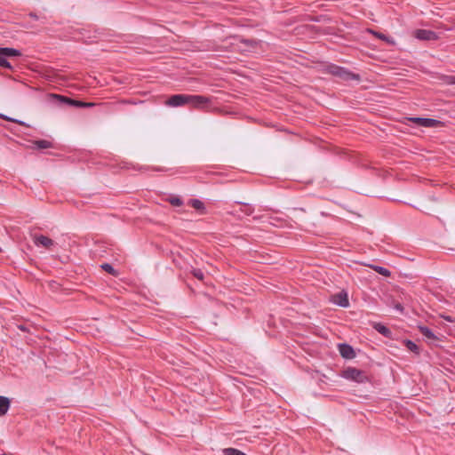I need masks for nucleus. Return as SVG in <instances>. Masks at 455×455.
Returning <instances> with one entry per match:
<instances>
[{
	"mask_svg": "<svg viewBox=\"0 0 455 455\" xmlns=\"http://www.w3.org/2000/svg\"><path fill=\"white\" fill-rule=\"evenodd\" d=\"M338 348L340 355L345 359H352L355 356L354 348L348 344H339Z\"/></svg>",
	"mask_w": 455,
	"mask_h": 455,
	"instance_id": "obj_8",
	"label": "nucleus"
},
{
	"mask_svg": "<svg viewBox=\"0 0 455 455\" xmlns=\"http://www.w3.org/2000/svg\"><path fill=\"white\" fill-rule=\"evenodd\" d=\"M375 35H376L379 38H380V39H382V40H384V41L387 40V36H386L385 35L381 34V33H375Z\"/></svg>",
	"mask_w": 455,
	"mask_h": 455,
	"instance_id": "obj_28",
	"label": "nucleus"
},
{
	"mask_svg": "<svg viewBox=\"0 0 455 455\" xmlns=\"http://www.w3.org/2000/svg\"><path fill=\"white\" fill-rule=\"evenodd\" d=\"M331 301L342 307H347L349 306V300L347 293L344 291L336 293L332 296Z\"/></svg>",
	"mask_w": 455,
	"mask_h": 455,
	"instance_id": "obj_7",
	"label": "nucleus"
},
{
	"mask_svg": "<svg viewBox=\"0 0 455 455\" xmlns=\"http://www.w3.org/2000/svg\"><path fill=\"white\" fill-rule=\"evenodd\" d=\"M169 202L173 206H181L183 204V201L180 197H171Z\"/></svg>",
	"mask_w": 455,
	"mask_h": 455,
	"instance_id": "obj_25",
	"label": "nucleus"
},
{
	"mask_svg": "<svg viewBox=\"0 0 455 455\" xmlns=\"http://www.w3.org/2000/svg\"><path fill=\"white\" fill-rule=\"evenodd\" d=\"M60 101L65 102L66 104L76 108H92L95 106V103L92 102H84L81 100H73L70 98H67L65 96L58 95L56 96Z\"/></svg>",
	"mask_w": 455,
	"mask_h": 455,
	"instance_id": "obj_6",
	"label": "nucleus"
},
{
	"mask_svg": "<svg viewBox=\"0 0 455 455\" xmlns=\"http://www.w3.org/2000/svg\"><path fill=\"white\" fill-rule=\"evenodd\" d=\"M3 455H10V454H6V453H4V454H3Z\"/></svg>",
	"mask_w": 455,
	"mask_h": 455,
	"instance_id": "obj_32",
	"label": "nucleus"
},
{
	"mask_svg": "<svg viewBox=\"0 0 455 455\" xmlns=\"http://www.w3.org/2000/svg\"><path fill=\"white\" fill-rule=\"evenodd\" d=\"M34 243L36 245H41L46 249H50L52 245H54V241L52 239L43 235H35Z\"/></svg>",
	"mask_w": 455,
	"mask_h": 455,
	"instance_id": "obj_9",
	"label": "nucleus"
},
{
	"mask_svg": "<svg viewBox=\"0 0 455 455\" xmlns=\"http://www.w3.org/2000/svg\"><path fill=\"white\" fill-rule=\"evenodd\" d=\"M10 407V400L5 396H0V416L6 414Z\"/></svg>",
	"mask_w": 455,
	"mask_h": 455,
	"instance_id": "obj_15",
	"label": "nucleus"
},
{
	"mask_svg": "<svg viewBox=\"0 0 455 455\" xmlns=\"http://www.w3.org/2000/svg\"><path fill=\"white\" fill-rule=\"evenodd\" d=\"M414 36L417 39L423 41H435L438 39L437 34L429 29H417L414 32Z\"/></svg>",
	"mask_w": 455,
	"mask_h": 455,
	"instance_id": "obj_5",
	"label": "nucleus"
},
{
	"mask_svg": "<svg viewBox=\"0 0 455 455\" xmlns=\"http://www.w3.org/2000/svg\"><path fill=\"white\" fill-rule=\"evenodd\" d=\"M210 102V99L203 95L174 94L165 101L171 108L191 105L196 108H203Z\"/></svg>",
	"mask_w": 455,
	"mask_h": 455,
	"instance_id": "obj_1",
	"label": "nucleus"
},
{
	"mask_svg": "<svg viewBox=\"0 0 455 455\" xmlns=\"http://www.w3.org/2000/svg\"><path fill=\"white\" fill-rule=\"evenodd\" d=\"M419 330L420 333L427 339L438 340V338L436 337V335L428 327L419 326Z\"/></svg>",
	"mask_w": 455,
	"mask_h": 455,
	"instance_id": "obj_13",
	"label": "nucleus"
},
{
	"mask_svg": "<svg viewBox=\"0 0 455 455\" xmlns=\"http://www.w3.org/2000/svg\"><path fill=\"white\" fill-rule=\"evenodd\" d=\"M373 268H374V270L377 273H379V274H380V275H382L384 276H389L390 275V271L388 269L383 267L375 266V267H373Z\"/></svg>",
	"mask_w": 455,
	"mask_h": 455,
	"instance_id": "obj_23",
	"label": "nucleus"
},
{
	"mask_svg": "<svg viewBox=\"0 0 455 455\" xmlns=\"http://www.w3.org/2000/svg\"><path fill=\"white\" fill-rule=\"evenodd\" d=\"M342 377L357 383H364L368 380V377L365 371L354 367H348L344 370L342 372Z\"/></svg>",
	"mask_w": 455,
	"mask_h": 455,
	"instance_id": "obj_3",
	"label": "nucleus"
},
{
	"mask_svg": "<svg viewBox=\"0 0 455 455\" xmlns=\"http://www.w3.org/2000/svg\"><path fill=\"white\" fill-rule=\"evenodd\" d=\"M238 204L241 205L240 212L247 216H250L253 213L254 208L246 203L237 202Z\"/></svg>",
	"mask_w": 455,
	"mask_h": 455,
	"instance_id": "obj_17",
	"label": "nucleus"
},
{
	"mask_svg": "<svg viewBox=\"0 0 455 455\" xmlns=\"http://www.w3.org/2000/svg\"><path fill=\"white\" fill-rule=\"evenodd\" d=\"M0 54L4 55L6 59L12 57H19L21 52L14 48L0 47Z\"/></svg>",
	"mask_w": 455,
	"mask_h": 455,
	"instance_id": "obj_10",
	"label": "nucleus"
},
{
	"mask_svg": "<svg viewBox=\"0 0 455 455\" xmlns=\"http://www.w3.org/2000/svg\"><path fill=\"white\" fill-rule=\"evenodd\" d=\"M446 82L449 84H455V76H450L447 77Z\"/></svg>",
	"mask_w": 455,
	"mask_h": 455,
	"instance_id": "obj_26",
	"label": "nucleus"
},
{
	"mask_svg": "<svg viewBox=\"0 0 455 455\" xmlns=\"http://www.w3.org/2000/svg\"><path fill=\"white\" fill-rule=\"evenodd\" d=\"M409 120L419 126L427 127V128L437 127L441 124L440 121H438L436 119H433V118L411 117Z\"/></svg>",
	"mask_w": 455,
	"mask_h": 455,
	"instance_id": "obj_4",
	"label": "nucleus"
},
{
	"mask_svg": "<svg viewBox=\"0 0 455 455\" xmlns=\"http://www.w3.org/2000/svg\"><path fill=\"white\" fill-rule=\"evenodd\" d=\"M0 117L6 120V121H10V122H12V123H16V124H19L20 125H23V126H28L25 122L23 121H20V120H18V119H15V118H12V117H9L7 116H4V115H0Z\"/></svg>",
	"mask_w": 455,
	"mask_h": 455,
	"instance_id": "obj_22",
	"label": "nucleus"
},
{
	"mask_svg": "<svg viewBox=\"0 0 455 455\" xmlns=\"http://www.w3.org/2000/svg\"><path fill=\"white\" fill-rule=\"evenodd\" d=\"M327 72L334 76H337L344 81L359 80V76L352 73L348 69L331 64L327 67Z\"/></svg>",
	"mask_w": 455,
	"mask_h": 455,
	"instance_id": "obj_2",
	"label": "nucleus"
},
{
	"mask_svg": "<svg viewBox=\"0 0 455 455\" xmlns=\"http://www.w3.org/2000/svg\"><path fill=\"white\" fill-rule=\"evenodd\" d=\"M0 66L3 67V68H9V69H12V67L11 65V63L7 60V59L0 54Z\"/></svg>",
	"mask_w": 455,
	"mask_h": 455,
	"instance_id": "obj_24",
	"label": "nucleus"
},
{
	"mask_svg": "<svg viewBox=\"0 0 455 455\" xmlns=\"http://www.w3.org/2000/svg\"><path fill=\"white\" fill-rule=\"evenodd\" d=\"M403 343H404V346L406 347V348L408 350H410L411 352H413L416 355H419L420 349H419V346L415 342H413V341H411L410 339H405L403 341Z\"/></svg>",
	"mask_w": 455,
	"mask_h": 455,
	"instance_id": "obj_16",
	"label": "nucleus"
},
{
	"mask_svg": "<svg viewBox=\"0 0 455 455\" xmlns=\"http://www.w3.org/2000/svg\"><path fill=\"white\" fill-rule=\"evenodd\" d=\"M240 43L245 46V48L243 49V51H250L256 49L257 46L259 44V41H257L255 39H240Z\"/></svg>",
	"mask_w": 455,
	"mask_h": 455,
	"instance_id": "obj_11",
	"label": "nucleus"
},
{
	"mask_svg": "<svg viewBox=\"0 0 455 455\" xmlns=\"http://www.w3.org/2000/svg\"><path fill=\"white\" fill-rule=\"evenodd\" d=\"M373 328L379 332L380 333L381 335H383L384 337L386 338H390L391 335H392V331H390L389 328H387V326L383 325L382 323H376L373 324Z\"/></svg>",
	"mask_w": 455,
	"mask_h": 455,
	"instance_id": "obj_12",
	"label": "nucleus"
},
{
	"mask_svg": "<svg viewBox=\"0 0 455 455\" xmlns=\"http://www.w3.org/2000/svg\"><path fill=\"white\" fill-rule=\"evenodd\" d=\"M446 321L450 322V323H452L453 322V319L451 318V316H443Z\"/></svg>",
	"mask_w": 455,
	"mask_h": 455,
	"instance_id": "obj_31",
	"label": "nucleus"
},
{
	"mask_svg": "<svg viewBox=\"0 0 455 455\" xmlns=\"http://www.w3.org/2000/svg\"><path fill=\"white\" fill-rule=\"evenodd\" d=\"M188 204L194 209L200 211V212H204L205 209L204 204L202 201H200L199 199H190Z\"/></svg>",
	"mask_w": 455,
	"mask_h": 455,
	"instance_id": "obj_18",
	"label": "nucleus"
},
{
	"mask_svg": "<svg viewBox=\"0 0 455 455\" xmlns=\"http://www.w3.org/2000/svg\"><path fill=\"white\" fill-rule=\"evenodd\" d=\"M101 268L112 275H117V271L108 263L102 264Z\"/></svg>",
	"mask_w": 455,
	"mask_h": 455,
	"instance_id": "obj_20",
	"label": "nucleus"
},
{
	"mask_svg": "<svg viewBox=\"0 0 455 455\" xmlns=\"http://www.w3.org/2000/svg\"><path fill=\"white\" fill-rule=\"evenodd\" d=\"M18 328H19L20 331H28L27 327H26L25 325H22V324L18 325Z\"/></svg>",
	"mask_w": 455,
	"mask_h": 455,
	"instance_id": "obj_29",
	"label": "nucleus"
},
{
	"mask_svg": "<svg viewBox=\"0 0 455 455\" xmlns=\"http://www.w3.org/2000/svg\"><path fill=\"white\" fill-rule=\"evenodd\" d=\"M191 274L193 275L194 277H196V279H198L200 281H203L204 279V274L199 268H193L191 270Z\"/></svg>",
	"mask_w": 455,
	"mask_h": 455,
	"instance_id": "obj_21",
	"label": "nucleus"
},
{
	"mask_svg": "<svg viewBox=\"0 0 455 455\" xmlns=\"http://www.w3.org/2000/svg\"><path fill=\"white\" fill-rule=\"evenodd\" d=\"M395 308L396 310L400 311V312H403V306H402V304H400V303H396V304L395 305Z\"/></svg>",
	"mask_w": 455,
	"mask_h": 455,
	"instance_id": "obj_27",
	"label": "nucleus"
},
{
	"mask_svg": "<svg viewBox=\"0 0 455 455\" xmlns=\"http://www.w3.org/2000/svg\"><path fill=\"white\" fill-rule=\"evenodd\" d=\"M33 144L36 148L37 149H46V148H52L53 144L52 142L46 140H37L33 141Z\"/></svg>",
	"mask_w": 455,
	"mask_h": 455,
	"instance_id": "obj_14",
	"label": "nucleus"
},
{
	"mask_svg": "<svg viewBox=\"0 0 455 455\" xmlns=\"http://www.w3.org/2000/svg\"><path fill=\"white\" fill-rule=\"evenodd\" d=\"M28 15H29V17H31L34 20H37L38 19L37 15L36 13H34V12H30Z\"/></svg>",
	"mask_w": 455,
	"mask_h": 455,
	"instance_id": "obj_30",
	"label": "nucleus"
},
{
	"mask_svg": "<svg viewBox=\"0 0 455 455\" xmlns=\"http://www.w3.org/2000/svg\"><path fill=\"white\" fill-rule=\"evenodd\" d=\"M224 455H246L243 451L235 448H225L222 450Z\"/></svg>",
	"mask_w": 455,
	"mask_h": 455,
	"instance_id": "obj_19",
	"label": "nucleus"
}]
</instances>
